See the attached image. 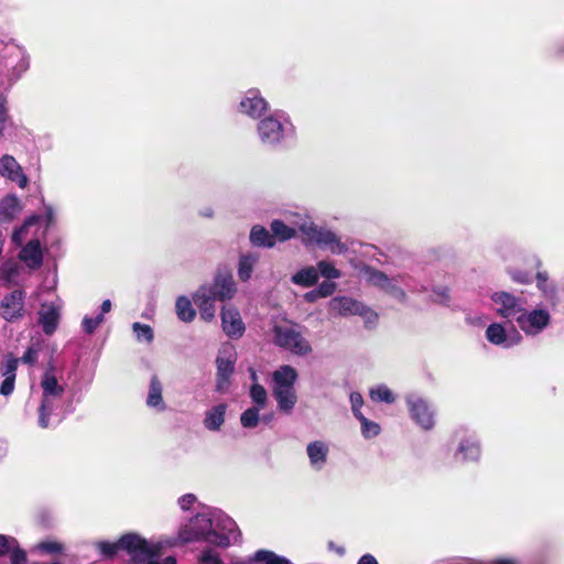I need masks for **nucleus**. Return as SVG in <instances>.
Segmentation results:
<instances>
[{
  "label": "nucleus",
  "mask_w": 564,
  "mask_h": 564,
  "mask_svg": "<svg viewBox=\"0 0 564 564\" xmlns=\"http://www.w3.org/2000/svg\"><path fill=\"white\" fill-rule=\"evenodd\" d=\"M508 274L510 275L511 280L519 284H528L531 282V275L527 271H522L519 269H508Z\"/></svg>",
  "instance_id": "obj_49"
},
{
  "label": "nucleus",
  "mask_w": 564,
  "mask_h": 564,
  "mask_svg": "<svg viewBox=\"0 0 564 564\" xmlns=\"http://www.w3.org/2000/svg\"><path fill=\"white\" fill-rule=\"evenodd\" d=\"M0 175L17 183L19 187L24 188L28 185V177L23 173L18 161L9 154L0 159Z\"/></svg>",
  "instance_id": "obj_24"
},
{
  "label": "nucleus",
  "mask_w": 564,
  "mask_h": 564,
  "mask_svg": "<svg viewBox=\"0 0 564 564\" xmlns=\"http://www.w3.org/2000/svg\"><path fill=\"white\" fill-rule=\"evenodd\" d=\"M54 221V209L51 206H44L42 215L28 217L20 227L13 230L11 236L12 242L15 246H23V243L30 242L42 243L45 240L50 226Z\"/></svg>",
  "instance_id": "obj_2"
},
{
  "label": "nucleus",
  "mask_w": 564,
  "mask_h": 564,
  "mask_svg": "<svg viewBox=\"0 0 564 564\" xmlns=\"http://www.w3.org/2000/svg\"><path fill=\"white\" fill-rule=\"evenodd\" d=\"M335 290H336V283L330 282V281H324L317 288V291H318L321 297H327V296L332 295L335 292Z\"/></svg>",
  "instance_id": "obj_54"
},
{
  "label": "nucleus",
  "mask_w": 564,
  "mask_h": 564,
  "mask_svg": "<svg viewBox=\"0 0 564 564\" xmlns=\"http://www.w3.org/2000/svg\"><path fill=\"white\" fill-rule=\"evenodd\" d=\"M406 405L411 419L424 431H430L435 425V410L420 395L406 397Z\"/></svg>",
  "instance_id": "obj_13"
},
{
  "label": "nucleus",
  "mask_w": 564,
  "mask_h": 564,
  "mask_svg": "<svg viewBox=\"0 0 564 564\" xmlns=\"http://www.w3.org/2000/svg\"><path fill=\"white\" fill-rule=\"evenodd\" d=\"M259 262V254L247 252L239 257L237 274L240 281L247 282L251 279L252 272Z\"/></svg>",
  "instance_id": "obj_29"
},
{
  "label": "nucleus",
  "mask_w": 564,
  "mask_h": 564,
  "mask_svg": "<svg viewBox=\"0 0 564 564\" xmlns=\"http://www.w3.org/2000/svg\"><path fill=\"white\" fill-rule=\"evenodd\" d=\"M435 301H438L441 303H446L449 300V294L447 289H442L440 292L435 293Z\"/></svg>",
  "instance_id": "obj_60"
},
{
  "label": "nucleus",
  "mask_w": 564,
  "mask_h": 564,
  "mask_svg": "<svg viewBox=\"0 0 564 564\" xmlns=\"http://www.w3.org/2000/svg\"><path fill=\"white\" fill-rule=\"evenodd\" d=\"M230 386V377L229 376H218L216 380V390L220 393H226Z\"/></svg>",
  "instance_id": "obj_55"
},
{
  "label": "nucleus",
  "mask_w": 564,
  "mask_h": 564,
  "mask_svg": "<svg viewBox=\"0 0 564 564\" xmlns=\"http://www.w3.org/2000/svg\"><path fill=\"white\" fill-rule=\"evenodd\" d=\"M22 207L20 200L14 195H8L0 200V224L11 221Z\"/></svg>",
  "instance_id": "obj_30"
},
{
  "label": "nucleus",
  "mask_w": 564,
  "mask_h": 564,
  "mask_svg": "<svg viewBox=\"0 0 564 564\" xmlns=\"http://www.w3.org/2000/svg\"><path fill=\"white\" fill-rule=\"evenodd\" d=\"M318 299H321V295H319L317 289L304 294V300L310 303H313V302L317 301Z\"/></svg>",
  "instance_id": "obj_61"
},
{
  "label": "nucleus",
  "mask_w": 564,
  "mask_h": 564,
  "mask_svg": "<svg viewBox=\"0 0 564 564\" xmlns=\"http://www.w3.org/2000/svg\"><path fill=\"white\" fill-rule=\"evenodd\" d=\"M145 403L156 412H164L167 408L163 399V384L158 376H152L150 379Z\"/></svg>",
  "instance_id": "obj_26"
},
{
  "label": "nucleus",
  "mask_w": 564,
  "mask_h": 564,
  "mask_svg": "<svg viewBox=\"0 0 564 564\" xmlns=\"http://www.w3.org/2000/svg\"><path fill=\"white\" fill-rule=\"evenodd\" d=\"M14 538L0 534V557L9 553V550L14 546Z\"/></svg>",
  "instance_id": "obj_53"
},
{
  "label": "nucleus",
  "mask_w": 564,
  "mask_h": 564,
  "mask_svg": "<svg viewBox=\"0 0 564 564\" xmlns=\"http://www.w3.org/2000/svg\"><path fill=\"white\" fill-rule=\"evenodd\" d=\"M95 547L99 551L100 555L104 558H112L115 557L121 549V538L115 542L108 541H98L95 543Z\"/></svg>",
  "instance_id": "obj_40"
},
{
  "label": "nucleus",
  "mask_w": 564,
  "mask_h": 564,
  "mask_svg": "<svg viewBox=\"0 0 564 564\" xmlns=\"http://www.w3.org/2000/svg\"><path fill=\"white\" fill-rule=\"evenodd\" d=\"M237 360V352L232 346H224L216 359L217 375L231 377Z\"/></svg>",
  "instance_id": "obj_28"
},
{
  "label": "nucleus",
  "mask_w": 564,
  "mask_h": 564,
  "mask_svg": "<svg viewBox=\"0 0 564 564\" xmlns=\"http://www.w3.org/2000/svg\"><path fill=\"white\" fill-rule=\"evenodd\" d=\"M491 310L500 317L509 319H517L518 314L521 313L524 301L523 299L507 292L495 291L490 295Z\"/></svg>",
  "instance_id": "obj_12"
},
{
  "label": "nucleus",
  "mask_w": 564,
  "mask_h": 564,
  "mask_svg": "<svg viewBox=\"0 0 564 564\" xmlns=\"http://www.w3.org/2000/svg\"><path fill=\"white\" fill-rule=\"evenodd\" d=\"M257 131L262 144L273 147L280 144L291 133L292 124L274 113L261 119Z\"/></svg>",
  "instance_id": "obj_8"
},
{
  "label": "nucleus",
  "mask_w": 564,
  "mask_h": 564,
  "mask_svg": "<svg viewBox=\"0 0 564 564\" xmlns=\"http://www.w3.org/2000/svg\"><path fill=\"white\" fill-rule=\"evenodd\" d=\"M250 241L253 246L257 247H267L272 248L275 245V241L264 227L262 226H253L250 231Z\"/></svg>",
  "instance_id": "obj_34"
},
{
  "label": "nucleus",
  "mask_w": 564,
  "mask_h": 564,
  "mask_svg": "<svg viewBox=\"0 0 564 564\" xmlns=\"http://www.w3.org/2000/svg\"><path fill=\"white\" fill-rule=\"evenodd\" d=\"M260 408H249L247 409L240 417L241 425L247 429L256 427L259 423V412Z\"/></svg>",
  "instance_id": "obj_45"
},
{
  "label": "nucleus",
  "mask_w": 564,
  "mask_h": 564,
  "mask_svg": "<svg viewBox=\"0 0 564 564\" xmlns=\"http://www.w3.org/2000/svg\"><path fill=\"white\" fill-rule=\"evenodd\" d=\"M250 397L257 404V408L263 409L268 401V393L265 389L259 383H252L250 388Z\"/></svg>",
  "instance_id": "obj_44"
},
{
  "label": "nucleus",
  "mask_w": 564,
  "mask_h": 564,
  "mask_svg": "<svg viewBox=\"0 0 564 564\" xmlns=\"http://www.w3.org/2000/svg\"><path fill=\"white\" fill-rule=\"evenodd\" d=\"M330 312L347 316V315H372V312L359 301L349 296H337L329 302Z\"/></svg>",
  "instance_id": "obj_20"
},
{
  "label": "nucleus",
  "mask_w": 564,
  "mask_h": 564,
  "mask_svg": "<svg viewBox=\"0 0 564 564\" xmlns=\"http://www.w3.org/2000/svg\"><path fill=\"white\" fill-rule=\"evenodd\" d=\"M35 359H36V351H35L34 349H32V348H29V349L24 352V355H23V357H22V360H23L24 362H28V364H32V362H34V361H35Z\"/></svg>",
  "instance_id": "obj_59"
},
{
  "label": "nucleus",
  "mask_w": 564,
  "mask_h": 564,
  "mask_svg": "<svg viewBox=\"0 0 564 564\" xmlns=\"http://www.w3.org/2000/svg\"><path fill=\"white\" fill-rule=\"evenodd\" d=\"M7 101L3 97H0V137L2 135L4 129H6V122L8 119L7 115Z\"/></svg>",
  "instance_id": "obj_56"
},
{
  "label": "nucleus",
  "mask_w": 564,
  "mask_h": 564,
  "mask_svg": "<svg viewBox=\"0 0 564 564\" xmlns=\"http://www.w3.org/2000/svg\"><path fill=\"white\" fill-rule=\"evenodd\" d=\"M305 452L313 470L321 471L326 467L330 453L328 442L323 440L312 441L307 443Z\"/></svg>",
  "instance_id": "obj_21"
},
{
  "label": "nucleus",
  "mask_w": 564,
  "mask_h": 564,
  "mask_svg": "<svg viewBox=\"0 0 564 564\" xmlns=\"http://www.w3.org/2000/svg\"><path fill=\"white\" fill-rule=\"evenodd\" d=\"M132 329L139 341L151 343L153 340V330L149 325L133 323Z\"/></svg>",
  "instance_id": "obj_46"
},
{
  "label": "nucleus",
  "mask_w": 564,
  "mask_h": 564,
  "mask_svg": "<svg viewBox=\"0 0 564 564\" xmlns=\"http://www.w3.org/2000/svg\"><path fill=\"white\" fill-rule=\"evenodd\" d=\"M296 380L297 371L289 365L279 367L272 373V393L282 412L290 413L297 402Z\"/></svg>",
  "instance_id": "obj_3"
},
{
  "label": "nucleus",
  "mask_w": 564,
  "mask_h": 564,
  "mask_svg": "<svg viewBox=\"0 0 564 564\" xmlns=\"http://www.w3.org/2000/svg\"><path fill=\"white\" fill-rule=\"evenodd\" d=\"M282 220H285L289 226H293L294 230L300 231L303 236L307 234L306 227L313 224L310 216L304 212H285Z\"/></svg>",
  "instance_id": "obj_31"
},
{
  "label": "nucleus",
  "mask_w": 564,
  "mask_h": 564,
  "mask_svg": "<svg viewBox=\"0 0 564 564\" xmlns=\"http://www.w3.org/2000/svg\"><path fill=\"white\" fill-rule=\"evenodd\" d=\"M273 341L279 347L297 356H307L313 350L310 341L293 324L274 325Z\"/></svg>",
  "instance_id": "obj_6"
},
{
  "label": "nucleus",
  "mask_w": 564,
  "mask_h": 564,
  "mask_svg": "<svg viewBox=\"0 0 564 564\" xmlns=\"http://www.w3.org/2000/svg\"><path fill=\"white\" fill-rule=\"evenodd\" d=\"M147 564H176V560L173 556H167L163 560L162 563L158 561V557L152 558Z\"/></svg>",
  "instance_id": "obj_63"
},
{
  "label": "nucleus",
  "mask_w": 564,
  "mask_h": 564,
  "mask_svg": "<svg viewBox=\"0 0 564 564\" xmlns=\"http://www.w3.org/2000/svg\"><path fill=\"white\" fill-rule=\"evenodd\" d=\"M307 234L304 237L306 243H314L321 248L328 249L333 254H343L347 251V247L335 232L319 228L314 223L311 227H306Z\"/></svg>",
  "instance_id": "obj_14"
},
{
  "label": "nucleus",
  "mask_w": 564,
  "mask_h": 564,
  "mask_svg": "<svg viewBox=\"0 0 564 564\" xmlns=\"http://www.w3.org/2000/svg\"><path fill=\"white\" fill-rule=\"evenodd\" d=\"M487 564H519V560L514 556H498L489 560Z\"/></svg>",
  "instance_id": "obj_58"
},
{
  "label": "nucleus",
  "mask_w": 564,
  "mask_h": 564,
  "mask_svg": "<svg viewBox=\"0 0 564 564\" xmlns=\"http://www.w3.org/2000/svg\"><path fill=\"white\" fill-rule=\"evenodd\" d=\"M535 279H536V288L545 299L552 300L556 296L557 286L550 279V275L547 272H545V271L538 272Z\"/></svg>",
  "instance_id": "obj_35"
},
{
  "label": "nucleus",
  "mask_w": 564,
  "mask_h": 564,
  "mask_svg": "<svg viewBox=\"0 0 564 564\" xmlns=\"http://www.w3.org/2000/svg\"><path fill=\"white\" fill-rule=\"evenodd\" d=\"M196 502L197 498L193 494L183 495L177 500L178 507L184 511L189 510Z\"/></svg>",
  "instance_id": "obj_52"
},
{
  "label": "nucleus",
  "mask_w": 564,
  "mask_h": 564,
  "mask_svg": "<svg viewBox=\"0 0 564 564\" xmlns=\"http://www.w3.org/2000/svg\"><path fill=\"white\" fill-rule=\"evenodd\" d=\"M40 386L42 397L37 423L42 429H47L51 425V417L56 414V410L62 403L65 389L51 371H46L42 376Z\"/></svg>",
  "instance_id": "obj_4"
},
{
  "label": "nucleus",
  "mask_w": 564,
  "mask_h": 564,
  "mask_svg": "<svg viewBox=\"0 0 564 564\" xmlns=\"http://www.w3.org/2000/svg\"><path fill=\"white\" fill-rule=\"evenodd\" d=\"M357 564H379L376 557L371 554L362 555Z\"/></svg>",
  "instance_id": "obj_62"
},
{
  "label": "nucleus",
  "mask_w": 564,
  "mask_h": 564,
  "mask_svg": "<svg viewBox=\"0 0 564 564\" xmlns=\"http://www.w3.org/2000/svg\"><path fill=\"white\" fill-rule=\"evenodd\" d=\"M25 294L21 290H14L4 295L0 301V315L7 322H15L25 315Z\"/></svg>",
  "instance_id": "obj_16"
},
{
  "label": "nucleus",
  "mask_w": 564,
  "mask_h": 564,
  "mask_svg": "<svg viewBox=\"0 0 564 564\" xmlns=\"http://www.w3.org/2000/svg\"><path fill=\"white\" fill-rule=\"evenodd\" d=\"M360 424V433L364 438L371 440L381 433V426L376 421L368 419L365 414L356 417Z\"/></svg>",
  "instance_id": "obj_37"
},
{
  "label": "nucleus",
  "mask_w": 564,
  "mask_h": 564,
  "mask_svg": "<svg viewBox=\"0 0 564 564\" xmlns=\"http://www.w3.org/2000/svg\"><path fill=\"white\" fill-rule=\"evenodd\" d=\"M253 561L260 564H291L286 557L267 550L257 551L253 554Z\"/></svg>",
  "instance_id": "obj_39"
},
{
  "label": "nucleus",
  "mask_w": 564,
  "mask_h": 564,
  "mask_svg": "<svg viewBox=\"0 0 564 564\" xmlns=\"http://www.w3.org/2000/svg\"><path fill=\"white\" fill-rule=\"evenodd\" d=\"M203 286H207L210 290V293L221 302L229 301L235 297L238 289L237 284L234 280L231 272L229 271H218L213 282L209 284H204Z\"/></svg>",
  "instance_id": "obj_18"
},
{
  "label": "nucleus",
  "mask_w": 564,
  "mask_h": 564,
  "mask_svg": "<svg viewBox=\"0 0 564 564\" xmlns=\"http://www.w3.org/2000/svg\"><path fill=\"white\" fill-rule=\"evenodd\" d=\"M369 395L375 402L393 403V392L386 384H378L369 390Z\"/></svg>",
  "instance_id": "obj_41"
},
{
  "label": "nucleus",
  "mask_w": 564,
  "mask_h": 564,
  "mask_svg": "<svg viewBox=\"0 0 564 564\" xmlns=\"http://www.w3.org/2000/svg\"><path fill=\"white\" fill-rule=\"evenodd\" d=\"M19 259L31 270H37L43 264L44 248L42 243H23Z\"/></svg>",
  "instance_id": "obj_25"
},
{
  "label": "nucleus",
  "mask_w": 564,
  "mask_h": 564,
  "mask_svg": "<svg viewBox=\"0 0 564 564\" xmlns=\"http://www.w3.org/2000/svg\"><path fill=\"white\" fill-rule=\"evenodd\" d=\"M177 317L183 322H192L196 315L191 300L186 296H180L175 303Z\"/></svg>",
  "instance_id": "obj_36"
},
{
  "label": "nucleus",
  "mask_w": 564,
  "mask_h": 564,
  "mask_svg": "<svg viewBox=\"0 0 564 564\" xmlns=\"http://www.w3.org/2000/svg\"><path fill=\"white\" fill-rule=\"evenodd\" d=\"M270 229L274 241H288L296 236V231L293 226H289L285 220L274 219Z\"/></svg>",
  "instance_id": "obj_33"
},
{
  "label": "nucleus",
  "mask_w": 564,
  "mask_h": 564,
  "mask_svg": "<svg viewBox=\"0 0 564 564\" xmlns=\"http://www.w3.org/2000/svg\"><path fill=\"white\" fill-rule=\"evenodd\" d=\"M19 275V265L15 262L8 261L0 268V279L8 284L17 283Z\"/></svg>",
  "instance_id": "obj_43"
},
{
  "label": "nucleus",
  "mask_w": 564,
  "mask_h": 564,
  "mask_svg": "<svg viewBox=\"0 0 564 564\" xmlns=\"http://www.w3.org/2000/svg\"><path fill=\"white\" fill-rule=\"evenodd\" d=\"M4 66L8 70L9 82L13 83L29 69V56L22 47L15 45L7 47Z\"/></svg>",
  "instance_id": "obj_17"
},
{
  "label": "nucleus",
  "mask_w": 564,
  "mask_h": 564,
  "mask_svg": "<svg viewBox=\"0 0 564 564\" xmlns=\"http://www.w3.org/2000/svg\"><path fill=\"white\" fill-rule=\"evenodd\" d=\"M485 336L490 344L506 349L518 346L523 340L520 330L514 325L505 322L489 324Z\"/></svg>",
  "instance_id": "obj_10"
},
{
  "label": "nucleus",
  "mask_w": 564,
  "mask_h": 564,
  "mask_svg": "<svg viewBox=\"0 0 564 564\" xmlns=\"http://www.w3.org/2000/svg\"><path fill=\"white\" fill-rule=\"evenodd\" d=\"M63 303L61 300L46 302L41 305L39 311V323L46 335H52L59 322Z\"/></svg>",
  "instance_id": "obj_19"
},
{
  "label": "nucleus",
  "mask_w": 564,
  "mask_h": 564,
  "mask_svg": "<svg viewBox=\"0 0 564 564\" xmlns=\"http://www.w3.org/2000/svg\"><path fill=\"white\" fill-rule=\"evenodd\" d=\"M111 310V302L110 300H105L101 304V313L99 315H102L108 313Z\"/></svg>",
  "instance_id": "obj_64"
},
{
  "label": "nucleus",
  "mask_w": 564,
  "mask_h": 564,
  "mask_svg": "<svg viewBox=\"0 0 564 564\" xmlns=\"http://www.w3.org/2000/svg\"><path fill=\"white\" fill-rule=\"evenodd\" d=\"M364 274L369 284L383 290L399 302L406 300L405 291L399 285V282H404V276L398 275L390 278L386 273L372 268H366Z\"/></svg>",
  "instance_id": "obj_11"
},
{
  "label": "nucleus",
  "mask_w": 564,
  "mask_h": 564,
  "mask_svg": "<svg viewBox=\"0 0 564 564\" xmlns=\"http://www.w3.org/2000/svg\"><path fill=\"white\" fill-rule=\"evenodd\" d=\"M11 564H25L26 555L23 550L20 549L18 541L14 540V546L9 550Z\"/></svg>",
  "instance_id": "obj_48"
},
{
  "label": "nucleus",
  "mask_w": 564,
  "mask_h": 564,
  "mask_svg": "<svg viewBox=\"0 0 564 564\" xmlns=\"http://www.w3.org/2000/svg\"><path fill=\"white\" fill-rule=\"evenodd\" d=\"M349 401L351 405V411L355 417L359 416V414H364L361 412V408L364 405L362 395L359 392H351L349 395Z\"/></svg>",
  "instance_id": "obj_50"
},
{
  "label": "nucleus",
  "mask_w": 564,
  "mask_h": 564,
  "mask_svg": "<svg viewBox=\"0 0 564 564\" xmlns=\"http://www.w3.org/2000/svg\"><path fill=\"white\" fill-rule=\"evenodd\" d=\"M226 412L227 405L225 403H219L208 409L203 420L205 429L212 432L219 431L225 423Z\"/></svg>",
  "instance_id": "obj_27"
},
{
  "label": "nucleus",
  "mask_w": 564,
  "mask_h": 564,
  "mask_svg": "<svg viewBox=\"0 0 564 564\" xmlns=\"http://www.w3.org/2000/svg\"><path fill=\"white\" fill-rule=\"evenodd\" d=\"M456 446L453 452L455 464L464 465L478 463L481 457V446L479 440L470 433L457 431L455 433Z\"/></svg>",
  "instance_id": "obj_9"
},
{
  "label": "nucleus",
  "mask_w": 564,
  "mask_h": 564,
  "mask_svg": "<svg viewBox=\"0 0 564 564\" xmlns=\"http://www.w3.org/2000/svg\"><path fill=\"white\" fill-rule=\"evenodd\" d=\"M65 550L64 545L56 541V540H44L35 544L32 549L34 553L41 554V555H53V554H59L63 553Z\"/></svg>",
  "instance_id": "obj_38"
},
{
  "label": "nucleus",
  "mask_w": 564,
  "mask_h": 564,
  "mask_svg": "<svg viewBox=\"0 0 564 564\" xmlns=\"http://www.w3.org/2000/svg\"><path fill=\"white\" fill-rule=\"evenodd\" d=\"M200 564H223L219 554L213 550H206L199 557Z\"/></svg>",
  "instance_id": "obj_51"
},
{
  "label": "nucleus",
  "mask_w": 564,
  "mask_h": 564,
  "mask_svg": "<svg viewBox=\"0 0 564 564\" xmlns=\"http://www.w3.org/2000/svg\"><path fill=\"white\" fill-rule=\"evenodd\" d=\"M13 388H14V376L7 377L1 383L0 393L3 395H9L10 393H12Z\"/></svg>",
  "instance_id": "obj_57"
},
{
  "label": "nucleus",
  "mask_w": 564,
  "mask_h": 564,
  "mask_svg": "<svg viewBox=\"0 0 564 564\" xmlns=\"http://www.w3.org/2000/svg\"><path fill=\"white\" fill-rule=\"evenodd\" d=\"M269 109V102L258 88L246 90L240 97L237 111L251 119H259Z\"/></svg>",
  "instance_id": "obj_15"
},
{
  "label": "nucleus",
  "mask_w": 564,
  "mask_h": 564,
  "mask_svg": "<svg viewBox=\"0 0 564 564\" xmlns=\"http://www.w3.org/2000/svg\"><path fill=\"white\" fill-rule=\"evenodd\" d=\"M318 279L319 274L314 265L303 267L291 276L292 283L302 288H311L315 285Z\"/></svg>",
  "instance_id": "obj_32"
},
{
  "label": "nucleus",
  "mask_w": 564,
  "mask_h": 564,
  "mask_svg": "<svg viewBox=\"0 0 564 564\" xmlns=\"http://www.w3.org/2000/svg\"><path fill=\"white\" fill-rule=\"evenodd\" d=\"M193 301L199 311V316L205 322H212L216 316L217 299L210 293L207 286H199L193 295Z\"/></svg>",
  "instance_id": "obj_23"
},
{
  "label": "nucleus",
  "mask_w": 564,
  "mask_h": 564,
  "mask_svg": "<svg viewBox=\"0 0 564 564\" xmlns=\"http://www.w3.org/2000/svg\"><path fill=\"white\" fill-rule=\"evenodd\" d=\"M220 315L221 326L225 334L231 338L242 337L246 326L240 312L234 306H224Z\"/></svg>",
  "instance_id": "obj_22"
},
{
  "label": "nucleus",
  "mask_w": 564,
  "mask_h": 564,
  "mask_svg": "<svg viewBox=\"0 0 564 564\" xmlns=\"http://www.w3.org/2000/svg\"><path fill=\"white\" fill-rule=\"evenodd\" d=\"M170 539L148 541L137 533H127L121 536V549L130 560L135 563L147 564L154 557H159L163 550L170 547Z\"/></svg>",
  "instance_id": "obj_5"
},
{
  "label": "nucleus",
  "mask_w": 564,
  "mask_h": 564,
  "mask_svg": "<svg viewBox=\"0 0 564 564\" xmlns=\"http://www.w3.org/2000/svg\"><path fill=\"white\" fill-rule=\"evenodd\" d=\"M317 273L327 280H336L341 276L340 271L335 264L327 260H321L316 263Z\"/></svg>",
  "instance_id": "obj_42"
},
{
  "label": "nucleus",
  "mask_w": 564,
  "mask_h": 564,
  "mask_svg": "<svg viewBox=\"0 0 564 564\" xmlns=\"http://www.w3.org/2000/svg\"><path fill=\"white\" fill-rule=\"evenodd\" d=\"M518 330L528 337H536L545 332L552 322L551 312L543 306L527 310L524 306L516 319Z\"/></svg>",
  "instance_id": "obj_7"
},
{
  "label": "nucleus",
  "mask_w": 564,
  "mask_h": 564,
  "mask_svg": "<svg viewBox=\"0 0 564 564\" xmlns=\"http://www.w3.org/2000/svg\"><path fill=\"white\" fill-rule=\"evenodd\" d=\"M104 322V316L98 315L96 317L85 316L82 322V326L85 333L93 334L97 327Z\"/></svg>",
  "instance_id": "obj_47"
},
{
  "label": "nucleus",
  "mask_w": 564,
  "mask_h": 564,
  "mask_svg": "<svg viewBox=\"0 0 564 564\" xmlns=\"http://www.w3.org/2000/svg\"><path fill=\"white\" fill-rule=\"evenodd\" d=\"M240 532L236 522L221 510L204 508L186 524L180 528L170 545L175 546L204 540L220 547L239 541Z\"/></svg>",
  "instance_id": "obj_1"
}]
</instances>
